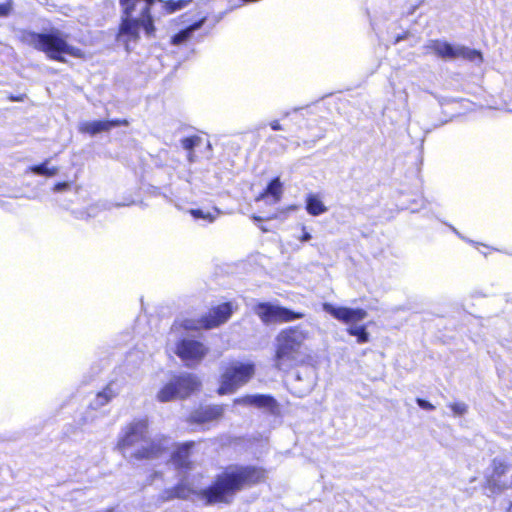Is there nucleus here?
Segmentation results:
<instances>
[{
	"instance_id": "1",
	"label": "nucleus",
	"mask_w": 512,
	"mask_h": 512,
	"mask_svg": "<svg viewBox=\"0 0 512 512\" xmlns=\"http://www.w3.org/2000/svg\"><path fill=\"white\" fill-rule=\"evenodd\" d=\"M267 478L265 468L257 465H229L216 474L209 485L196 490L188 481H179L174 486L165 489V500H186L197 496L204 505L212 506L233 502L240 491L264 483Z\"/></svg>"
},
{
	"instance_id": "2",
	"label": "nucleus",
	"mask_w": 512,
	"mask_h": 512,
	"mask_svg": "<svg viewBox=\"0 0 512 512\" xmlns=\"http://www.w3.org/2000/svg\"><path fill=\"white\" fill-rule=\"evenodd\" d=\"M309 339V331L301 325L287 326L281 329L276 337L273 352V366L283 372L300 367L306 363L305 343Z\"/></svg>"
},
{
	"instance_id": "3",
	"label": "nucleus",
	"mask_w": 512,
	"mask_h": 512,
	"mask_svg": "<svg viewBox=\"0 0 512 512\" xmlns=\"http://www.w3.org/2000/svg\"><path fill=\"white\" fill-rule=\"evenodd\" d=\"M155 3L156 0H119L121 21L117 35L136 41L140 38L139 30L143 29L147 36H154L152 7Z\"/></svg>"
},
{
	"instance_id": "4",
	"label": "nucleus",
	"mask_w": 512,
	"mask_h": 512,
	"mask_svg": "<svg viewBox=\"0 0 512 512\" xmlns=\"http://www.w3.org/2000/svg\"><path fill=\"white\" fill-rule=\"evenodd\" d=\"M24 39L35 50L44 53L52 61L65 63L64 55L78 59L86 57L82 49L70 45L58 30H52L47 33L29 31L25 33Z\"/></svg>"
},
{
	"instance_id": "5",
	"label": "nucleus",
	"mask_w": 512,
	"mask_h": 512,
	"mask_svg": "<svg viewBox=\"0 0 512 512\" xmlns=\"http://www.w3.org/2000/svg\"><path fill=\"white\" fill-rule=\"evenodd\" d=\"M236 309L237 305L234 302H223L211 306L200 318L176 321L173 327L185 331L212 330L227 323Z\"/></svg>"
},
{
	"instance_id": "6",
	"label": "nucleus",
	"mask_w": 512,
	"mask_h": 512,
	"mask_svg": "<svg viewBox=\"0 0 512 512\" xmlns=\"http://www.w3.org/2000/svg\"><path fill=\"white\" fill-rule=\"evenodd\" d=\"M201 381L191 373H182L174 376L157 393L159 402H170L174 399H185L200 390Z\"/></svg>"
},
{
	"instance_id": "7",
	"label": "nucleus",
	"mask_w": 512,
	"mask_h": 512,
	"mask_svg": "<svg viewBox=\"0 0 512 512\" xmlns=\"http://www.w3.org/2000/svg\"><path fill=\"white\" fill-rule=\"evenodd\" d=\"M255 374L253 363H231L221 375V383L217 390L219 395L235 392L246 384Z\"/></svg>"
},
{
	"instance_id": "8",
	"label": "nucleus",
	"mask_w": 512,
	"mask_h": 512,
	"mask_svg": "<svg viewBox=\"0 0 512 512\" xmlns=\"http://www.w3.org/2000/svg\"><path fill=\"white\" fill-rule=\"evenodd\" d=\"M253 311L264 325L290 323L305 317V313L301 311H294L271 302H258L254 305Z\"/></svg>"
},
{
	"instance_id": "9",
	"label": "nucleus",
	"mask_w": 512,
	"mask_h": 512,
	"mask_svg": "<svg viewBox=\"0 0 512 512\" xmlns=\"http://www.w3.org/2000/svg\"><path fill=\"white\" fill-rule=\"evenodd\" d=\"M197 441L188 440L175 443L169 454L167 463L180 475H186L196 468L194 454Z\"/></svg>"
},
{
	"instance_id": "10",
	"label": "nucleus",
	"mask_w": 512,
	"mask_h": 512,
	"mask_svg": "<svg viewBox=\"0 0 512 512\" xmlns=\"http://www.w3.org/2000/svg\"><path fill=\"white\" fill-rule=\"evenodd\" d=\"M428 48L433 51V53L442 59H456L462 58L469 61H482V53L476 49H470L465 46H453L450 43L440 41V40H432L428 45Z\"/></svg>"
},
{
	"instance_id": "11",
	"label": "nucleus",
	"mask_w": 512,
	"mask_h": 512,
	"mask_svg": "<svg viewBox=\"0 0 512 512\" xmlns=\"http://www.w3.org/2000/svg\"><path fill=\"white\" fill-rule=\"evenodd\" d=\"M208 351V347L203 342L191 338H181L175 347V354L186 366L199 364L206 357Z\"/></svg>"
},
{
	"instance_id": "12",
	"label": "nucleus",
	"mask_w": 512,
	"mask_h": 512,
	"mask_svg": "<svg viewBox=\"0 0 512 512\" xmlns=\"http://www.w3.org/2000/svg\"><path fill=\"white\" fill-rule=\"evenodd\" d=\"M148 428L149 422L147 418H140L131 421L123 428L116 447L123 451L141 441H144L148 434Z\"/></svg>"
},
{
	"instance_id": "13",
	"label": "nucleus",
	"mask_w": 512,
	"mask_h": 512,
	"mask_svg": "<svg viewBox=\"0 0 512 512\" xmlns=\"http://www.w3.org/2000/svg\"><path fill=\"white\" fill-rule=\"evenodd\" d=\"M322 308L333 318L344 324L357 323L367 317V311L363 308L336 307L331 303H323Z\"/></svg>"
},
{
	"instance_id": "14",
	"label": "nucleus",
	"mask_w": 512,
	"mask_h": 512,
	"mask_svg": "<svg viewBox=\"0 0 512 512\" xmlns=\"http://www.w3.org/2000/svg\"><path fill=\"white\" fill-rule=\"evenodd\" d=\"M226 406L224 404L206 405L195 408L188 417L191 424H206L219 421L225 414Z\"/></svg>"
},
{
	"instance_id": "15",
	"label": "nucleus",
	"mask_w": 512,
	"mask_h": 512,
	"mask_svg": "<svg viewBox=\"0 0 512 512\" xmlns=\"http://www.w3.org/2000/svg\"><path fill=\"white\" fill-rule=\"evenodd\" d=\"M129 121L127 119H113V120H95L87 121L79 126V131L82 134L94 136L102 132H108L113 127L128 126Z\"/></svg>"
},
{
	"instance_id": "16",
	"label": "nucleus",
	"mask_w": 512,
	"mask_h": 512,
	"mask_svg": "<svg viewBox=\"0 0 512 512\" xmlns=\"http://www.w3.org/2000/svg\"><path fill=\"white\" fill-rule=\"evenodd\" d=\"M235 404H245V405H254L256 407L262 408L266 407L269 409L271 414L275 416L280 415V406L276 399L271 395L265 394H257V395H246L241 398H236L234 400Z\"/></svg>"
},
{
	"instance_id": "17",
	"label": "nucleus",
	"mask_w": 512,
	"mask_h": 512,
	"mask_svg": "<svg viewBox=\"0 0 512 512\" xmlns=\"http://www.w3.org/2000/svg\"><path fill=\"white\" fill-rule=\"evenodd\" d=\"M167 451L166 446L157 440H152L132 453L136 460H154L162 457Z\"/></svg>"
},
{
	"instance_id": "18",
	"label": "nucleus",
	"mask_w": 512,
	"mask_h": 512,
	"mask_svg": "<svg viewBox=\"0 0 512 512\" xmlns=\"http://www.w3.org/2000/svg\"><path fill=\"white\" fill-rule=\"evenodd\" d=\"M206 20L207 15L199 13L197 18L190 25L181 29L171 37L170 43L176 46L186 43L192 37L193 32L200 29Z\"/></svg>"
},
{
	"instance_id": "19",
	"label": "nucleus",
	"mask_w": 512,
	"mask_h": 512,
	"mask_svg": "<svg viewBox=\"0 0 512 512\" xmlns=\"http://www.w3.org/2000/svg\"><path fill=\"white\" fill-rule=\"evenodd\" d=\"M282 194L283 186L280 178L275 177L268 183L266 188L255 197V201L259 202L271 197L272 203H278L282 198Z\"/></svg>"
},
{
	"instance_id": "20",
	"label": "nucleus",
	"mask_w": 512,
	"mask_h": 512,
	"mask_svg": "<svg viewBox=\"0 0 512 512\" xmlns=\"http://www.w3.org/2000/svg\"><path fill=\"white\" fill-rule=\"evenodd\" d=\"M162 4L164 14H174L191 5L194 0H156Z\"/></svg>"
},
{
	"instance_id": "21",
	"label": "nucleus",
	"mask_w": 512,
	"mask_h": 512,
	"mask_svg": "<svg viewBox=\"0 0 512 512\" xmlns=\"http://www.w3.org/2000/svg\"><path fill=\"white\" fill-rule=\"evenodd\" d=\"M306 211L312 216H318L327 211V207L317 195L309 194L306 198Z\"/></svg>"
},
{
	"instance_id": "22",
	"label": "nucleus",
	"mask_w": 512,
	"mask_h": 512,
	"mask_svg": "<svg viewBox=\"0 0 512 512\" xmlns=\"http://www.w3.org/2000/svg\"><path fill=\"white\" fill-rule=\"evenodd\" d=\"M114 381H110L101 391L96 395L97 404L104 406L108 404L114 397L117 396V390L113 387Z\"/></svg>"
},
{
	"instance_id": "23",
	"label": "nucleus",
	"mask_w": 512,
	"mask_h": 512,
	"mask_svg": "<svg viewBox=\"0 0 512 512\" xmlns=\"http://www.w3.org/2000/svg\"><path fill=\"white\" fill-rule=\"evenodd\" d=\"M350 336L356 337L357 343L364 344L369 342V333L367 332L366 325L349 326L346 329Z\"/></svg>"
},
{
	"instance_id": "24",
	"label": "nucleus",
	"mask_w": 512,
	"mask_h": 512,
	"mask_svg": "<svg viewBox=\"0 0 512 512\" xmlns=\"http://www.w3.org/2000/svg\"><path fill=\"white\" fill-rule=\"evenodd\" d=\"M48 162H49V160H45L44 162H42L40 164L33 165L30 167V171L33 172L34 174L41 175V176H46V177L55 176L58 173V168L57 167L48 168L47 167Z\"/></svg>"
},
{
	"instance_id": "25",
	"label": "nucleus",
	"mask_w": 512,
	"mask_h": 512,
	"mask_svg": "<svg viewBox=\"0 0 512 512\" xmlns=\"http://www.w3.org/2000/svg\"><path fill=\"white\" fill-rule=\"evenodd\" d=\"M189 213L194 219H203L208 223H212L215 221L217 216L220 214V211L217 208H215L214 212H209V211L205 212L202 209L197 208V209H190Z\"/></svg>"
},
{
	"instance_id": "26",
	"label": "nucleus",
	"mask_w": 512,
	"mask_h": 512,
	"mask_svg": "<svg viewBox=\"0 0 512 512\" xmlns=\"http://www.w3.org/2000/svg\"><path fill=\"white\" fill-rule=\"evenodd\" d=\"M201 140V137L198 135H191L181 140V145L186 151H188V156L190 160H192L194 148L200 145Z\"/></svg>"
},
{
	"instance_id": "27",
	"label": "nucleus",
	"mask_w": 512,
	"mask_h": 512,
	"mask_svg": "<svg viewBox=\"0 0 512 512\" xmlns=\"http://www.w3.org/2000/svg\"><path fill=\"white\" fill-rule=\"evenodd\" d=\"M12 0H6L0 4V17H7L12 11Z\"/></svg>"
},
{
	"instance_id": "28",
	"label": "nucleus",
	"mask_w": 512,
	"mask_h": 512,
	"mask_svg": "<svg viewBox=\"0 0 512 512\" xmlns=\"http://www.w3.org/2000/svg\"><path fill=\"white\" fill-rule=\"evenodd\" d=\"M416 403L418 404L419 407H421L424 410L432 411L435 409V406L433 404L422 398H417Z\"/></svg>"
},
{
	"instance_id": "29",
	"label": "nucleus",
	"mask_w": 512,
	"mask_h": 512,
	"mask_svg": "<svg viewBox=\"0 0 512 512\" xmlns=\"http://www.w3.org/2000/svg\"><path fill=\"white\" fill-rule=\"evenodd\" d=\"M69 188H70V184L68 182L62 181V182L55 183L52 190L54 192H62V191L68 190Z\"/></svg>"
},
{
	"instance_id": "30",
	"label": "nucleus",
	"mask_w": 512,
	"mask_h": 512,
	"mask_svg": "<svg viewBox=\"0 0 512 512\" xmlns=\"http://www.w3.org/2000/svg\"><path fill=\"white\" fill-rule=\"evenodd\" d=\"M26 98L25 94H19V95H9L8 99L12 102H22Z\"/></svg>"
},
{
	"instance_id": "31",
	"label": "nucleus",
	"mask_w": 512,
	"mask_h": 512,
	"mask_svg": "<svg viewBox=\"0 0 512 512\" xmlns=\"http://www.w3.org/2000/svg\"><path fill=\"white\" fill-rule=\"evenodd\" d=\"M451 408L453 409V411H455L458 414H462L466 411V407L461 404H454L451 406Z\"/></svg>"
},
{
	"instance_id": "32",
	"label": "nucleus",
	"mask_w": 512,
	"mask_h": 512,
	"mask_svg": "<svg viewBox=\"0 0 512 512\" xmlns=\"http://www.w3.org/2000/svg\"><path fill=\"white\" fill-rule=\"evenodd\" d=\"M302 230H303V233H302V235L300 236V241H301V242L309 241V240L311 239V235H310V233L306 231L305 226H303V227H302Z\"/></svg>"
},
{
	"instance_id": "33",
	"label": "nucleus",
	"mask_w": 512,
	"mask_h": 512,
	"mask_svg": "<svg viewBox=\"0 0 512 512\" xmlns=\"http://www.w3.org/2000/svg\"><path fill=\"white\" fill-rule=\"evenodd\" d=\"M270 127L272 128V130L274 131H279V130H282V125L280 124V122L278 120H274L270 123Z\"/></svg>"
},
{
	"instance_id": "34",
	"label": "nucleus",
	"mask_w": 512,
	"mask_h": 512,
	"mask_svg": "<svg viewBox=\"0 0 512 512\" xmlns=\"http://www.w3.org/2000/svg\"><path fill=\"white\" fill-rule=\"evenodd\" d=\"M506 512H512V502H510V504L506 508Z\"/></svg>"
}]
</instances>
